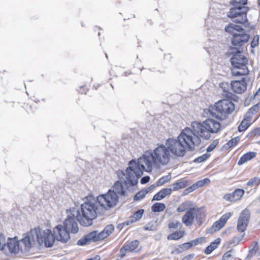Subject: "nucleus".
Masks as SVG:
<instances>
[{"mask_svg":"<svg viewBox=\"0 0 260 260\" xmlns=\"http://www.w3.org/2000/svg\"><path fill=\"white\" fill-rule=\"evenodd\" d=\"M172 192V189L169 188H165L161 189L153 197L152 201H160L166 197L170 196Z\"/></svg>","mask_w":260,"mask_h":260,"instance_id":"obj_25","label":"nucleus"},{"mask_svg":"<svg viewBox=\"0 0 260 260\" xmlns=\"http://www.w3.org/2000/svg\"><path fill=\"white\" fill-rule=\"evenodd\" d=\"M181 226V223L178 220L172 221L168 223V228L170 230L180 229Z\"/></svg>","mask_w":260,"mask_h":260,"instance_id":"obj_38","label":"nucleus"},{"mask_svg":"<svg viewBox=\"0 0 260 260\" xmlns=\"http://www.w3.org/2000/svg\"><path fill=\"white\" fill-rule=\"evenodd\" d=\"M249 134L253 137H257L260 136V127H256L250 132Z\"/></svg>","mask_w":260,"mask_h":260,"instance_id":"obj_45","label":"nucleus"},{"mask_svg":"<svg viewBox=\"0 0 260 260\" xmlns=\"http://www.w3.org/2000/svg\"><path fill=\"white\" fill-rule=\"evenodd\" d=\"M149 192L148 189H143L139 191L134 197V200L135 201H139L143 199L147 193Z\"/></svg>","mask_w":260,"mask_h":260,"instance_id":"obj_34","label":"nucleus"},{"mask_svg":"<svg viewBox=\"0 0 260 260\" xmlns=\"http://www.w3.org/2000/svg\"><path fill=\"white\" fill-rule=\"evenodd\" d=\"M259 44V36L258 35H255L252 38V40L251 42V47L252 48H255V47H257Z\"/></svg>","mask_w":260,"mask_h":260,"instance_id":"obj_41","label":"nucleus"},{"mask_svg":"<svg viewBox=\"0 0 260 260\" xmlns=\"http://www.w3.org/2000/svg\"><path fill=\"white\" fill-rule=\"evenodd\" d=\"M187 209V204L186 203H182L178 207L177 210L179 212H182L185 211Z\"/></svg>","mask_w":260,"mask_h":260,"instance_id":"obj_46","label":"nucleus"},{"mask_svg":"<svg viewBox=\"0 0 260 260\" xmlns=\"http://www.w3.org/2000/svg\"><path fill=\"white\" fill-rule=\"evenodd\" d=\"M185 232L183 230L176 231L167 236L168 240H178L183 237Z\"/></svg>","mask_w":260,"mask_h":260,"instance_id":"obj_29","label":"nucleus"},{"mask_svg":"<svg viewBox=\"0 0 260 260\" xmlns=\"http://www.w3.org/2000/svg\"><path fill=\"white\" fill-rule=\"evenodd\" d=\"M252 248L249 250L248 253L247 255L248 258H252L255 255L258 250V245L256 241H253L251 243Z\"/></svg>","mask_w":260,"mask_h":260,"instance_id":"obj_32","label":"nucleus"},{"mask_svg":"<svg viewBox=\"0 0 260 260\" xmlns=\"http://www.w3.org/2000/svg\"><path fill=\"white\" fill-rule=\"evenodd\" d=\"M45 231H48L50 232V234L52 236L53 241L51 244V246L53 245L55 239L58 241L62 242H67L70 239V232L66 230L61 225H58L55 226L53 230V233L50 230H45Z\"/></svg>","mask_w":260,"mask_h":260,"instance_id":"obj_13","label":"nucleus"},{"mask_svg":"<svg viewBox=\"0 0 260 260\" xmlns=\"http://www.w3.org/2000/svg\"><path fill=\"white\" fill-rule=\"evenodd\" d=\"M205 237H202L198 238L194 240H191L192 245L193 246L198 245L200 244H202L205 241Z\"/></svg>","mask_w":260,"mask_h":260,"instance_id":"obj_40","label":"nucleus"},{"mask_svg":"<svg viewBox=\"0 0 260 260\" xmlns=\"http://www.w3.org/2000/svg\"><path fill=\"white\" fill-rule=\"evenodd\" d=\"M118 200L117 194L109 190L107 193L99 195L95 202L105 210H109L117 205Z\"/></svg>","mask_w":260,"mask_h":260,"instance_id":"obj_11","label":"nucleus"},{"mask_svg":"<svg viewBox=\"0 0 260 260\" xmlns=\"http://www.w3.org/2000/svg\"><path fill=\"white\" fill-rule=\"evenodd\" d=\"M63 227L70 232L74 234L77 233L79 230L76 219L73 216H69L64 220Z\"/></svg>","mask_w":260,"mask_h":260,"instance_id":"obj_19","label":"nucleus"},{"mask_svg":"<svg viewBox=\"0 0 260 260\" xmlns=\"http://www.w3.org/2000/svg\"><path fill=\"white\" fill-rule=\"evenodd\" d=\"M142 249L140 246V242L138 240H135L131 242H125L120 250V256L123 257L129 252L138 253Z\"/></svg>","mask_w":260,"mask_h":260,"instance_id":"obj_14","label":"nucleus"},{"mask_svg":"<svg viewBox=\"0 0 260 260\" xmlns=\"http://www.w3.org/2000/svg\"><path fill=\"white\" fill-rule=\"evenodd\" d=\"M196 189H197V186L195 184H193L192 186L186 188L185 190L187 191L188 192H190Z\"/></svg>","mask_w":260,"mask_h":260,"instance_id":"obj_51","label":"nucleus"},{"mask_svg":"<svg viewBox=\"0 0 260 260\" xmlns=\"http://www.w3.org/2000/svg\"><path fill=\"white\" fill-rule=\"evenodd\" d=\"M86 260H93V259H92V258H89V259H86Z\"/></svg>","mask_w":260,"mask_h":260,"instance_id":"obj_60","label":"nucleus"},{"mask_svg":"<svg viewBox=\"0 0 260 260\" xmlns=\"http://www.w3.org/2000/svg\"><path fill=\"white\" fill-rule=\"evenodd\" d=\"M109 190L117 194L118 198L126 196V189L124 188L122 183L119 181H116Z\"/></svg>","mask_w":260,"mask_h":260,"instance_id":"obj_21","label":"nucleus"},{"mask_svg":"<svg viewBox=\"0 0 260 260\" xmlns=\"http://www.w3.org/2000/svg\"><path fill=\"white\" fill-rule=\"evenodd\" d=\"M248 0H231L232 7L227 13V17L235 23L245 24L248 22L247 13L250 8L247 6Z\"/></svg>","mask_w":260,"mask_h":260,"instance_id":"obj_3","label":"nucleus"},{"mask_svg":"<svg viewBox=\"0 0 260 260\" xmlns=\"http://www.w3.org/2000/svg\"><path fill=\"white\" fill-rule=\"evenodd\" d=\"M243 236H234L229 242V244L232 246H235L239 244L241 241L242 240Z\"/></svg>","mask_w":260,"mask_h":260,"instance_id":"obj_37","label":"nucleus"},{"mask_svg":"<svg viewBox=\"0 0 260 260\" xmlns=\"http://www.w3.org/2000/svg\"><path fill=\"white\" fill-rule=\"evenodd\" d=\"M37 241L39 244L44 243L46 247H51L52 236L48 231H44L42 234L39 228L31 229L25 236L19 241L21 251H28L32 244Z\"/></svg>","mask_w":260,"mask_h":260,"instance_id":"obj_2","label":"nucleus"},{"mask_svg":"<svg viewBox=\"0 0 260 260\" xmlns=\"http://www.w3.org/2000/svg\"><path fill=\"white\" fill-rule=\"evenodd\" d=\"M235 106L232 101L222 99L209 106L210 114L220 120L225 119L235 110Z\"/></svg>","mask_w":260,"mask_h":260,"instance_id":"obj_5","label":"nucleus"},{"mask_svg":"<svg viewBox=\"0 0 260 260\" xmlns=\"http://www.w3.org/2000/svg\"><path fill=\"white\" fill-rule=\"evenodd\" d=\"M256 152L249 151L243 154L239 159L238 162V165H242L245 162L255 158L256 156Z\"/></svg>","mask_w":260,"mask_h":260,"instance_id":"obj_26","label":"nucleus"},{"mask_svg":"<svg viewBox=\"0 0 260 260\" xmlns=\"http://www.w3.org/2000/svg\"><path fill=\"white\" fill-rule=\"evenodd\" d=\"M196 189H197V186L195 184H193L192 186L186 188L185 190L187 191L188 192H190Z\"/></svg>","mask_w":260,"mask_h":260,"instance_id":"obj_50","label":"nucleus"},{"mask_svg":"<svg viewBox=\"0 0 260 260\" xmlns=\"http://www.w3.org/2000/svg\"><path fill=\"white\" fill-rule=\"evenodd\" d=\"M240 140V138L239 137H235L232 139H231L229 141H228L225 144V146L226 148H231L235 146Z\"/></svg>","mask_w":260,"mask_h":260,"instance_id":"obj_35","label":"nucleus"},{"mask_svg":"<svg viewBox=\"0 0 260 260\" xmlns=\"http://www.w3.org/2000/svg\"><path fill=\"white\" fill-rule=\"evenodd\" d=\"M97 210L95 203L86 202L82 204L77 215L80 223L83 226L90 225L92 221L97 216Z\"/></svg>","mask_w":260,"mask_h":260,"instance_id":"obj_7","label":"nucleus"},{"mask_svg":"<svg viewBox=\"0 0 260 260\" xmlns=\"http://www.w3.org/2000/svg\"><path fill=\"white\" fill-rule=\"evenodd\" d=\"M193 214L198 224H201L206 217V211L204 208L193 207Z\"/></svg>","mask_w":260,"mask_h":260,"instance_id":"obj_23","label":"nucleus"},{"mask_svg":"<svg viewBox=\"0 0 260 260\" xmlns=\"http://www.w3.org/2000/svg\"><path fill=\"white\" fill-rule=\"evenodd\" d=\"M245 193L243 189H236L232 193H226L223 198L227 201L234 202L240 200Z\"/></svg>","mask_w":260,"mask_h":260,"instance_id":"obj_18","label":"nucleus"},{"mask_svg":"<svg viewBox=\"0 0 260 260\" xmlns=\"http://www.w3.org/2000/svg\"><path fill=\"white\" fill-rule=\"evenodd\" d=\"M166 206L164 203H156L151 207V210L154 212H162L166 209Z\"/></svg>","mask_w":260,"mask_h":260,"instance_id":"obj_33","label":"nucleus"},{"mask_svg":"<svg viewBox=\"0 0 260 260\" xmlns=\"http://www.w3.org/2000/svg\"><path fill=\"white\" fill-rule=\"evenodd\" d=\"M260 95V88L256 91L254 94V97Z\"/></svg>","mask_w":260,"mask_h":260,"instance_id":"obj_55","label":"nucleus"},{"mask_svg":"<svg viewBox=\"0 0 260 260\" xmlns=\"http://www.w3.org/2000/svg\"><path fill=\"white\" fill-rule=\"evenodd\" d=\"M191 127L200 137L205 140L211 138V134L217 133L221 129L220 123L212 118H208L202 123L194 122Z\"/></svg>","mask_w":260,"mask_h":260,"instance_id":"obj_4","label":"nucleus"},{"mask_svg":"<svg viewBox=\"0 0 260 260\" xmlns=\"http://www.w3.org/2000/svg\"><path fill=\"white\" fill-rule=\"evenodd\" d=\"M224 30L232 36L231 43L235 47H242L250 39V35L246 32L242 26L237 24L230 23L225 26Z\"/></svg>","mask_w":260,"mask_h":260,"instance_id":"obj_6","label":"nucleus"},{"mask_svg":"<svg viewBox=\"0 0 260 260\" xmlns=\"http://www.w3.org/2000/svg\"><path fill=\"white\" fill-rule=\"evenodd\" d=\"M167 144L170 152H171L177 156H184L186 150H187V148L182 143H180L178 139H169L167 141Z\"/></svg>","mask_w":260,"mask_h":260,"instance_id":"obj_12","label":"nucleus"},{"mask_svg":"<svg viewBox=\"0 0 260 260\" xmlns=\"http://www.w3.org/2000/svg\"><path fill=\"white\" fill-rule=\"evenodd\" d=\"M4 246H7L10 253H17L20 250L19 242L14 239H11L9 240L7 244Z\"/></svg>","mask_w":260,"mask_h":260,"instance_id":"obj_24","label":"nucleus"},{"mask_svg":"<svg viewBox=\"0 0 260 260\" xmlns=\"http://www.w3.org/2000/svg\"><path fill=\"white\" fill-rule=\"evenodd\" d=\"M257 143L258 145H260V140H259V141H258L257 142Z\"/></svg>","mask_w":260,"mask_h":260,"instance_id":"obj_58","label":"nucleus"},{"mask_svg":"<svg viewBox=\"0 0 260 260\" xmlns=\"http://www.w3.org/2000/svg\"><path fill=\"white\" fill-rule=\"evenodd\" d=\"M219 140L216 139L213 140L212 143L209 145V146L207 148V152H211L213 151L215 148L217 146V145L218 144Z\"/></svg>","mask_w":260,"mask_h":260,"instance_id":"obj_39","label":"nucleus"},{"mask_svg":"<svg viewBox=\"0 0 260 260\" xmlns=\"http://www.w3.org/2000/svg\"><path fill=\"white\" fill-rule=\"evenodd\" d=\"M259 105L257 104L250 108L245 115L249 121H255L259 116Z\"/></svg>","mask_w":260,"mask_h":260,"instance_id":"obj_20","label":"nucleus"},{"mask_svg":"<svg viewBox=\"0 0 260 260\" xmlns=\"http://www.w3.org/2000/svg\"><path fill=\"white\" fill-rule=\"evenodd\" d=\"M182 245L186 249H188L193 246L191 241L186 243H184L182 244Z\"/></svg>","mask_w":260,"mask_h":260,"instance_id":"obj_49","label":"nucleus"},{"mask_svg":"<svg viewBox=\"0 0 260 260\" xmlns=\"http://www.w3.org/2000/svg\"><path fill=\"white\" fill-rule=\"evenodd\" d=\"M150 180V177L149 176H145L141 178V183L142 184H145L149 182Z\"/></svg>","mask_w":260,"mask_h":260,"instance_id":"obj_52","label":"nucleus"},{"mask_svg":"<svg viewBox=\"0 0 260 260\" xmlns=\"http://www.w3.org/2000/svg\"><path fill=\"white\" fill-rule=\"evenodd\" d=\"M248 59L243 55L236 54L231 58L232 74L234 76L247 75L249 74L247 68Z\"/></svg>","mask_w":260,"mask_h":260,"instance_id":"obj_9","label":"nucleus"},{"mask_svg":"<svg viewBox=\"0 0 260 260\" xmlns=\"http://www.w3.org/2000/svg\"><path fill=\"white\" fill-rule=\"evenodd\" d=\"M209 156H210V154H207V153L204 154L203 155L196 158L194 159V162H199V163L203 162V161L206 160L207 159H208Z\"/></svg>","mask_w":260,"mask_h":260,"instance_id":"obj_42","label":"nucleus"},{"mask_svg":"<svg viewBox=\"0 0 260 260\" xmlns=\"http://www.w3.org/2000/svg\"><path fill=\"white\" fill-rule=\"evenodd\" d=\"M258 4L260 6V0H258Z\"/></svg>","mask_w":260,"mask_h":260,"instance_id":"obj_59","label":"nucleus"},{"mask_svg":"<svg viewBox=\"0 0 260 260\" xmlns=\"http://www.w3.org/2000/svg\"><path fill=\"white\" fill-rule=\"evenodd\" d=\"M171 154L168 147L163 144L159 145L148 154H144L137 161L132 160L126 169L125 184L129 187L136 185L143 171L151 172L153 167H159L168 164L171 159Z\"/></svg>","mask_w":260,"mask_h":260,"instance_id":"obj_1","label":"nucleus"},{"mask_svg":"<svg viewBox=\"0 0 260 260\" xmlns=\"http://www.w3.org/2000/svg\"><path fill=\"white\" fill-rule=\"evenodd\" d=\"M231 251L232 250H231L223 254L222 256V260H228L229 258L232 257V254H231Z\"/></svg>","mask_w":260,"mask_h":260,"instance_id":"obj_48","label":"nucleus"},{"mask_svg":"<svg viewBox=\"0 0 260 260\" xmlns=\"http://www.w3.org/2000/svg\"><path fill=\"white\" fill-rule=\"evenodd\" d=\"M194 208H190L182 217V222L186 226H190L194 221Z\"/></svg>","mask_w":260,"mask_h":260,"instance_id":"obj_22","label":"nucleus"},{"mask_svg":"<svg viewBox=\"0 0 260 260\" xmlns=\"http://www.w3.org/2000/svg\"><path fill=\"white\" fill-rule=\"evenodd\" d=\"M6 239L4 235L1 233L0 234V246L2 243L5 242Z\"/></svg>","mask_w":260,"mask_h":260,"instance_id":"obj_54","label":"nucleus"},{"mask_svg":"<svg viewBox=\"0 0 260 260\" xmlns=\"http://www.w3.org/2000/svg\"><path fill=\"white\" fill-rule=\"evenodd\" d=\"M144 212L143 209H140L135 212L133 215L129 217V220L127 221V225L135 223L139 220L142 217Z\"/></svg>","mask_w":260,"mask_h":260,"instance_id":"obj_27","label":"nucleus"},{"mask_svg":"<svg viewBox=\"0 0 260 260\" xmlns=\"http://www.w3.org/2000/svg\"><path fill=\"white\" fill-rule=\"evenodd\" d=\"M194 256V254H189L185 256H184L182 260H191V259H192L193 258V257Z\"/></svg>","mask_w":260,"mask_h":260,"instance_id":"obj_53","label":"nucleus"},{"mask_svg":"<svg viewBox=\"0 0 260 260\" xmlns=\"http://www.w3.org/2000/svg\"><path fill=\"white\" fill-rule=\"evenodd\" d=\"M25 108L27 112L28 113H33L35 111V109L32 108V105H29V104L26 105Z\"/></svg>","mask_w":260,"mask_h":260,"instance_id":"obj_47","label":"nucleus"},{"mask_svg":"<svg viewBox=\"0 0 260 260\" xmlns=\"http://www.w3.org/2000/svg\"><path fill=\"white\" fill-rule=\"evenodd\" d=\"M254 27L253 26H251L250 27V30H252V29H254Z\"/></svg>","mask_w":260,"mask_h":260,"instance_id":"obj_57","label":"nucleus"},{"mask_svg":"<svg viewBox=\"0 0 260 260\" xmlns=\"http://www.w3.org/2000/svg\"><path fill=\"white\" fill-rule=\"evenodd\" d=\"M250 217L249 210L246 208L242 211L237 221V229L239 232H244L247 230Z\"/></svg>","mask_w":260,"mask_h":260,"instance_id":"obj_15","label":"nucleus"},{"mask_svg":"<svg viewBox=\"0 0 260 260\" xmlns=\"http://www.w3.org/2000/svg\"><path fill=\"white\" fill-rule=\"evenodd\" d=\"M221 242V239L219 238H216L214 241L212 242L204 250V253L208 255L211 253V252L216 249L219 245Z\"/></svg>","mask_w":260,"mask_h":260,"instance_id":"obj_28","label":"nucleus"},{"mask_svg":"<svg viewBox=\"0 0 260 260\" xmlns=\"http://www.w3.org/2000/svg\"><path fill=\"white\" fill-rule=\"evenodd\" d=\"M252 121H249L248 119L244 116L243 120L238 126V131L240 132L246 131L251 124Z\"/></svg>","mask_w":260,"mask_h":260,"instance_id":"obj_31","label":"nucleus"},{"mask_svg":"<svg viewBox=\"0 0 260 260\" xmlns=\"http://www.w3.org/2000/svg\"><path fill=\"white\" fill-rule=\"evenodd\" d=\"M77 90L79 94H86L88 91V89L86 86L84 85V86H80L79 89Z\"/></svg>","mask_w":260,"mask_h":260,"instance_id":"obj_44","label":"nucleus"},{"mask_svg":"<svg viewBox=\"0 0 260 260\" xmlns=\"http://www.w3.org/2000/svg\"><path fill=\"white\" fill-rule=\"evenodd\" d=\"M114 230V226L110 224L106 226L103 231L100 233L97 231L91 232L80 239L78 241V245H84L90 242L101 241L109 236Z\"/></svg>","mask_w":260,"mask_h":260,"instance_id":"obj_10","label":"nucleus"},{"mask_svg":"<svg viewBox=\"0 0 260 260\" xmlns=\"http://www.w3.org/2000/svg\"><path fill=\"white\" fill-rule=\"evenodd\" d=\"M231 86L232 90L239 94L243 93L247 89V83L244 78L232 81Z\"/></svg>","mask_w":260,"mask_h":260,"instance_id":"obj_17","label":"nucleus"},{"mask_svg":"<svg viewBox=\"0 0 260 260\" xmlns=\"http://www.w3.org/2000/svg\"><path fill=\"white\" fill-rule=\"evenodd\" d=\"M232 214L231 212H227L222 215L220 218L213 223L210 228L211 232H216L219 231L224 226L228 220L231 217Z\"/></svg>","mask_w":260,"mask_h":260,"instance_id":"obj_16","label":"nucleus"},{"mask_svg":"<svg viewBox=\"0 0 260 260\" xmlns=\"http://www.w3.org/2000/svg\"><path fill=\"white\" fill-rule=\"evenodd\" d=\"M260 184V178L254 177L250 179L247 182V185L248 186H257Z\"/></svg>","mask_w":260,"mask_h":260,"instance_id":"obj_36","label":"nucleus"},{"mask_svg":"<svg viewBox=\"0 0 260 260\" xmlns=\"http://www.w3.org/2000/svg\"><path fill=\"white\" fill-rule=\"evenodd\" d=\"M210 182V180L208 178H205L203 180H201L197 182L195 184L197 188L201 187L203 186L205 184H207Z\"/></svg>","mask_w":260,"mask_h":260,"instance_id":"obj_43","label":"nucleus"},{"mask_svg":"<svg viewBox=\"0 0 260 260\" xmlns=\"http://www.w3.org/2000/svg\"><path fill=\"white\" fill-rule=\"evenodd\" d=\"M188 184L187 180H179L173 184V189H172L174 191L178 190L186 187Z\"/></svg>","mask_w":260,"mask_h":260,"instance_id":"obj_30","label":"nucleus"},{"mask_svg":"<svg viewBox=\"0 0 260 260\" xmlns=\"http://www.w3.org/2000/svg\"><path fill=\"white\" fill-rule=\"evenodd\" d=\"M155 187V186L154 185H152L151 186H150V187L149 188V189H150V190L151 189H153Z\"/></svg>","mask_w":260,"mask_h":260,"instance_id":"obj_56","label":"nucleus"},{"mask_svg":"<svg viewBox=\"0 0 260 260\" xmlns=\"http://www.w3.org/2000/svg\"><path fill=\"white\" fill-rule=\"evenodd\" d=\"M180 143H182L188 150H192L194 147L200 144L201 140L200 136L192 127H186L182 131L177 137Z\"/></svg>","mask_w":260,"mask_h":260,"instance_id":"obj_8","label":"nucleus"}]
</instances>
